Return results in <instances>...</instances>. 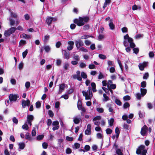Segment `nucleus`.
Here are the masks:
<instances>
[{
  "label": "nucleus",
  "instance_id": "f257e3e1",
  "mask_svg": "<svg viewBox=\"0 0 155 155\" xmlns=\"http://www.w3.org/2000/svg\"><path fill=\"white\" fill-rule=\"evenodd\" d=\"M124 45L125 47H127L125 49L126 50L127 52H130L131 51L130 48H134L135 46L134 40L132 38L129 37L128 34L124 36Z\"/></svg>",
  "mask_w": 155,
  "mask_h": 155
},
{
  "label": "nucleus",
  "instance_id": "f03ea898",
  "mask_svg": "<svg viewBox=\"0 0 155 155\" xmlns=\"http://www.w3.org/2000/svg\"><path fill=\"white\" fill-rule=\"evenodd\" d=\"M89 19V17L87 16L79 17L78 19H75L73 22L78 26H81L84 25L85 23L87 22Z\"/></svg>",
  "mask_w": 155,
  "mask_h": 155
},
{
  "label": "nucleus",
  "instance_id": "7ed1b4c3",
  "mask_svg": "<svg viewBox=\"0 0 155 155\" xmlns=\"http://www.w3.org/2000/svg\"><path fill=\"white\" fill-rule=\"evenodd\" d=\"M145 147L144 145H141L137 149L136 153L137 154L140 155H146L147 153V150L145 149Z\"/></svg>",
  "mask_w": 155,
  "mask_h": 155
},
{
  "label": "nucleus",
  "instance_id": "20e7f679",
  "mask_svg": "<svg viewBox=\"0 0 155 155\" xmlns=\"http://www.w3.org/2000/svg\"><path fill=\"white\" fill-rule=\"evenodd\" d=\"M82 93L83 96L85 97V99L86 100L91 99L93 96L91 90V92L89 90H87V92L83 91Z\"/></svg>",
  "mask_w": 155,
  "mask_h": 155
},
{
  "label": "nucleus",
  "instance_id": "39448f33",
  "mask_svg": "<svg viewBox=\"0 0 155 155\" xmlns=\"http://www.w3.org/2000/svg\"><path fill=\"white\" fill-rule=\"evenodd\" d=\"M19 97L18 94H11L9 95V98L11 102H15Z\"/></svg>",
  "mask_w": 155,
  "mask_h": 155
},
{
  "label": "nucleus",
  "instance_id": "423d86ee",
  "mask_svg": "<svg viewBox=\"0 0 155 155\" xmlns=\"http://www.w3.org/2000/svg\"><path fill=\"white\" fill-rule=\"evenodd\" d=\"M81 72L79 71H76V74H74L72 76L73 79H77L78 81H82V78L80 76Z\"/></svg>",
  "mask_w": 155,
  "mask_h": 155
},
{
  "label": "nucleus",
  "instance_id": "0eeeda50",
  "mask_svg": "<svg viewBox=\"0 0 155 155\" xmlns=\"http://www.w3.org/2000/svg\"><path fill=\"white\" fill-rule=\"evenodd\" d=\"M75 42L77 49H79L81 47H83L84 45V43L83 41L80 39L78 40H75Z\"/></svg>",
  "mask_w": 155,
  "mask_h": 155
},
{
  "label": "nucleus",
  "instance_id": "6e6552de",
  "mask_svg": "<svg viewBox=\"0 0 155 155\" xmlns=\"http://www.w3.org/2000/svg\"><path fill=\"white\" fill-rule=\"evenodd\" d=\"M57 20V18H53L51 17H48L46 20V22L48 25H50L52 21H54Z\"/></svg>",
  "mask_w": 155,
  "mask_h": 155
},
{
  "label": "nucleus",
  "instance_id": "1a4fd4ad",
  "mask_svg": "<svg viewBox=\"0 0 155 155\" xmlns=\"http://www.w3.org/2000/svg\"><path fill=\"white\" fill-rule=\"evenodd\" d=\"M34 117L32 115H28L27 117L26 123H28L30 126L31 125V122L34 119Z\"/></svg>",
  "mask_w": 155,
  "mask_h": 155
},
{
  "label": "nucleus",
  "instance_id": "9d476101",
  "mask_svg": "<svg viewBox=\"0 0 155 155\" xmlns=\"http://www.w3.org/2000/svg\"><path fill=\"white\" fill-rule=\"evenodd\" d=\"M148 127L146 125H144L141 128L140 134L143 136H145L147 133Z\"/></svg>",
  "mask_w": 155,
  "mask_h": 155
},
{
  "label": "nucleus",
  "instance_id": "9b49d317",
  "mask_svg": "<svg viewBox=\"0 0 155 155\" xmlns=\"http://www.w3.org/2000/svg\"><path fill=\"white\" fill-rule=\"evenodd\" d=\"M30 101L28 99L26 101L23 100L22 101V105L23 107L25 108L26 106H29L30 104Z\"/></svg>",
  "mask_w": 155,
  "mask_h": 155
},
{
  "label": "nucleus",
  "instance_id": "f8f14e48",
  "mask_svg": "<svg viewBox=\"0 0 155 155\" xmlns=\"http://www.w3.org/2000/svg\"><path fill=\"white\" fill-rule=\"evenodd\" d=\"M65 87V84L64 83L59 85V91L58 92V94H61L64 90Z\"/></svg>",
  "mask_w": 155,
  "mask_h": 155
},
{
  "label": "nucleus",
  "instance_id": "ddd939ff",
  "mask_svg": "<svg viewBox=\"0 0 155 155\" xmlns=\"http://www.w3.org/2000/svg\"><path fill=\"white\" fill-rule=\"evenodd\" d=\"M68 44L69 45L67 47V49L69 51H71L73 48V46L74 44V42L71 41H69L68 42Z\"/></svg>",
  "mask_w": 155,
  "mask_h": 155
},
{
  "label": "nucleus",
  "instance_id": "4468645a",
  "mask_svg": "<svg viewBox=\"0 0 155 155\" xmlns=\"http://www.w3.org/2000/svg\"><path fill=\"white\" fill-rule=\"evenodd\" d=\"M147 64V62H143L142 64H140L139 65V67L141 71H143L144 69V68L146 67Z\"/></svg>",
  "mask_w": 155,
  "mask_h": 155
},
{
  "label": "nucleus",
  "instance_id": "2eb2a0df",
  "mask_svg": "<svg viewBox=\"0 0 155 155\" xmlns=\"http://www.w3.org/2000/svg\"><path fill=\"white\" fill-rule=\"evenodd\" d=\"M62 52L66 59H68L69 58L70 54L69 52H67L65 50H63Z\"/></svg>",
  "mask_w": 155,
  "mask_h": 155
},
{
  "label": "nucleus",
  "instance_id": "dca6fc26",
  "mask_svg": "<svg viewBox=\"0 0 155 155\" xmlns=\"http://www.w3.org/2000/svg\"><path fill=\"white\" fill-rule=\"evenodd\" d=\"M140 91L141 92V94L142 97H143L145 95L147 92V90L146 89L141 88L140 89Z\"/></svg>",
  "mask_w": 155,
  "mask_h": 155
},
{
  "label": "nucleus",
  "instance_id": "f3484780",
  "mask_svg": "<svg viewBox=\"0 0 155 155\" xmlns=\"http://www.w3.org/2000/svg\"><path fill=\"white\" fill-rule=\"evenodd\" d=\"M25 139L27 140H28L29 141H31L32 140V138L28 133H26L25 135Z\"/></svg>",
  "mask_w": 155,
  "mask_h": 155
},
{
  "label": "nucleus",
  "instance_id": "a211bd4d",
  "mask_svg": "<svg viewBox=\"0 0 155 155\" xmlns=\"http://www.w3.org/2000/svg\"><path fill=\"white\" fill-rule=\"evenodd\" d=\"M110 2L111 0H105V2L103 6V8L104 9H105V8L107 6V5H109L110 4Z\"/></svg>",
  "mask_w": 155,
  "mask_h": 155
},
{
  "label": "nucleus",
  "instance_id": "6ab92c4d",
  "mask_svg": "<svg viewBox=\"0 0 155 155\" xmlns=\"http://www.w3.org/2000/svg\"><path fill=\"white\" fill-rule=\"evenodd\" d=\"M115 131L116 134V137L117 139L120 132V131L118 127H116L115 130Z\"/></svg>",
  "mask_w": 155,
  "mask_h": 155
},
{
  "label": "nucleus",
  "instance_id": "aec40b11",
  "mask_svg": "<svg viewBox=\"0 0 155 155\" xmlns=\"http://www.w3.org/2000/svg\"><path fill=\"white\" fill-rule=\"evenodd\" d=\"M110 21L111 22L109 24L110 28L111 30H114L115 29V25L114 24L113 22L111 21V20H110Z\"/></svg>",
  "mask_w": 155,
  "mask_h": 155
},
{
  "label": "nucleus",
  "instance_id": "412c9836",
  "mask_svg": "<svg viewBox=\"0 0 155 155\" xmlns=\"http://www.w3.org/2000/svg\"><path fill=\"white\" fill-rule=\"evenodd\" d=\"M21 37L27 39H29L31 38V36L30 35H27L25 33H23L21 35Z\"/></svg>",
  "mask_w": 155,
  "mask_h": 155
},
{
  "label": "nucleus",
  "instance_id": "4be33fe9",
  "mask_svg": "<svg viewBox=\"0 0 155 155\" xmlns=\"http://www.w3.org/2000/svg\"><path fill=\"white\" fill-rule=\"evenodd\" d=\"M116 153L118 155H123V154L121 150L120 149H116Z\"/></svg>",
  "mask_w": 155,
  "mask_h": 155
},
{
  "label": "nucleus",
  "instance_id": "5701e85b",
  "mask_svg": "<svg viewBox=\"0 0 155 155\" xmlns=\"http://www.w3.org/2000/svg\"><path fill=\"white\" fill-rule=\"evenodd\" d=\"M20 149L22 150L24 149L25 147V144L24 143H19L18 144Z\"/></svg>",
  "mask_w": 155,
  "mask_h": 155
},
{
  "label": "nucleus",
  "instance_id": "b1692460",
  "mask_svg": "<svg viewBox=\"0 0 155 155\" xmlns=\"http://www.w3.org/2000/svg\"><path fill=\"white\" fill-rule=\"evenodd\" d=\"M64 141V140L62 139H60L58 140V147H61L62 146V144Z\"/></svg>",
  "mask_w": 155,
  "mask_h": 155
},
{
  "label": "nucleus",
  "instance_id": "393cba45",
  "mask_svg": "<svg viewBox=\"0 0 155 155\" xmlns=\"http://www.w3.org/2000/svg\"><path fill=\"white\" fill-rule=\"evenodd\" d=\"M82 78L84 79H87V75L86 73L84 71H82L81 73V76Z\"/></svg>",
  "mask_w": 155,
  "mask_h": 155
},
{
  "label": "nucleus",
  "instance_id": "a878e982",
  "mask_svg": "<svg viewBox=\"0 0 155 155\" xmlns=\"http://www.w3.org/2000/svg\"><path fill=\"white\" fill-rule=\"evenodd\" d=\"M80 57L78 55L74 54L73 56L74 60L79 61L80 60Z\"/></svg>",
  "mask_w": 155,
  "mask_h": 155
},
{
  "label": "nucleus",
  "instance_id": "bb28decb",
  "mask_svg": "<svg viewBox=\"0 0 155 155\" xmlns=\"http://www.w3.org/2000/svg\"><path fill=\"white\" fill-rule=\"evenodd\" d=\"M104 78V74L101 71L99 72V74L98 76V79H101Z\"/></svg>",
  "mask_w": 155,
  "mask_h": 155
},
{
  "label": "nucleus",
  "instance_id": "cd10ccee",
  "mask_svg": "<svg viewBox=\"0 0 155 155\" xmlns=\"http://www.w3.org/2000/svg\"><path fill=\"white\" fill-rule=\"evenodd\" d=\"M80 147V144L79 143H76L73 146V148L74 149H77L79 148Z\"/></svg>",
  "mask_w": 155,
  "mask_h": 155
},
{
  "label": "nucleus",
  "instance_id": "c85d7f7f",
  "mask_svg": "<svg viewBox=\"0 0 155 155\" xmlns=\"http://www.w3.org/2000/svg\"><path fill=\"white\" fill-rule=\"evenodd\" d=\"M104 98L103 99V101H107L109 100V97H108L106 94H103Z\"/></svg>",
  "mask_w": 155,
  "mask_h": 155
},
{
  "label": "nucleus",
  "instance_id": "c756f323",
  "mask_svg": "<svg viewBox=\"0 0 155 155\" xmlns=\"http://www.w3.org/2000/svg\"><path fill=\"white\" fill-rule=\"evenodd\" d=\"M10 15L12 17L14 18H17V15L16 13H13L12 11H10Z\"/></svg>",
  "mask_w": 155,
  "mask_h": 155
},
{
  "label": "nucleus",
  "instance_id": "7c9ffc66",
  "mask_svg": "<svg viewBox=\"0 0 155 155\" xmlns=\"http://www.w3.org/2000/svg\"><path fill=\"white\" fill-rule=\"evenodd\" d=\"M11 34L9 30L5 31L4 33V35L6 37H8Z\"/></svg>",
  "mask_w": 155,
  "mask_h": 155
},
{
  "label": "nucleus",
  "instance_id": "2f4dec72",
  "mask_svg": "<svg viewBox=\"0 0 155 155\" xmlns=\"http://www.w3.org/2000/svg\"><path fill=\"white\" fill-rule=\"evenodd\" d=\"M79 50L82 52H88V50L87 49L84 47H81L79 48Z\"/></svg>",
  "mask_w": 155,
  "mask_h": 155
},
{
  "label": "nucleus",
  "instance_id": "473e14b6",
  "mask_svg": "<svg viewBox=\"0 0 155 155\" xmlns=\"http://www.w3.org/2000/svg\"><path fill=\"white\" fill-rule=\"evenodd\" d=\"M114 122V120L113 118H111L109 120V124L110 126H112L113 125V123Z\"/></svg>",
  "mask_w": 155,
  "mask_h": 155
},
{
  "label": "nucleus",
  "instance_id": "72a5a7b5",
  "mask_svg": "<svg viewBox=\"0 0 155 155\" xmlns=\"http://www.w3.org/2000/svg\"><path fill=\"white\" fill-rule=\"evenodd\" d=\"M16 30V28L14 27H11L9 29V31L12 34L14 33Z\"/></svg>",
  "mask_w": 155,
  "mask_h": 155
},
{
  "label": "nucleus",
  "instance_id": "f704fd0d",
  "mask_svg": "<svg viewBox=\"0 0 155 155\" xmlns=\"http://www.w3.org/2000/svg\"><path fill=\"white\" fill-rule=\"evenodd\" d=\"M135 96L138 100H140L141 98L142 95L141 94L137 93L136 94Z\"/></svg>",
  "mask_w": 155,
  "mask_h": 155
},
{
  "label": "nucleus",
  "instance_id": "c9c22d12",
  "mask_svg": "<svg viewBox=\"0 0 155 155\" xmlns=\"http://www.w3.org/2000/svg\"><path fill=\"white\" fill-rule=\"evenodd\" d=\"M147 83L145 81H143L141 82V87L143 88L145 87L146 86Z\"/></svg>",
  "mask_w": 155,
  "mask_h": 155
},
{
  "label": "nucleus",
  "instance_id": "e433bc0d",
  "mask_svg": "<svg viewBox=\"0 0 155 155\" xmlns=\"http://www.w3.org/2000/svg\"><path fill=\"white\" fill-rule=\"evenodd\" d=\"M10 21V24L11 26H13L15 24V21L11 18L9 19Z\"/></svg>",
  "mask_w": 155,
  "mask_h": 155
},
{
  "label": "nucleus",
  "instance_id": "4c0bfd02",
  "mask_svg": "<svg viewBox=\"0 0 155 155\" xmlns=\"http://www.w3.org/2000/svg\"><path fill=\"white\" fill-rule=\"evenodd\" d=\"M149 75L148 73L147 72L144 74L143 76V79H147L149 77Z\"/></svg>",
  "mask_w": 155,
  "mask_h": 155
},
{
  "label": "nucleus",
  "instance_id": "58836bf2",
  "mask_svg": "<svg viewBox=\"0 0 155 155\" xmlns=\"http://www.w3.org/2000/svg\"><path fill=\"white\" fill-rule=\"evenodd\" d=\"M97 137L98 139H103V135L100 133H98L97 134Z\"/></svg>",
  "mask_w": 155,
  "mask_h": 155
},
{
  "label": "nucleus",
  "instance_id": "ea45409f",
  "mask_svg": "<svg viewBox=\"0 0 155 155\" xmlns=\"http://www.w3.org/2000/svg\"><path fill=\"white\" fill-rule=\"evenodd\" d=\"M99 57L101 59H105L106 58V57L104 54H99L98 55Z\"/></svg>",
  "mask_w": 155,
  "mask_h": 155
},
{
  "label": "nucleus",
  "instance_id": "a19ab883",
  "mask_svg": "<svg viewBox=\"0 0 155 155\" xmlns=\"http://www.w3.org/2000/svg\"><path fill=\"white\" fill-rule=\"evenodd\" d=\"M130 106V104L126 102L123 105V107L124 109H126L128 107H129Z\"/></svg>",
  "mask_w": 155,
  "mask_h": 155
},
{
  "label": "nucleus",
  "instance_id": "79ce46f5",
  "mask_svg": "<svg viewBox=\"0 0 155 155\" xmlns=\"http://www.w3.org/2000/svg\"><path fill=\"white\" fill-rule=\"evenodd\" d=\"M26 123H26L22 126V128L23 129H25L26 130H28L29 127Z\"/></svg>",
  "mask_w": 155,
  "mask_h": 155
},
{
  "label": "nucleus",
  "instance_id": "37998d69",
  "mask_svg": "<svg viewBox=\"0 0 155 155\" xmlns=\"http://www.w3.org/2000/svg\"><path fill=\"white\" fill-rule=\"evenodd\" d=\"M44 137V136L43 135H38L37 137V139L38 140H42Z\"/></svg>",
  "mask_w": 155,
  "mask_h": 155
},
{
  "label": "nucleus",
  "instance_id": "c03bdc74",
  "mask_svg": "<svg viewBox=\"0 0 155 155\" xmlns=\"http://www.w3.org/2000/svg\"><path fill=\"white\" fill-rule=\"evenodd\" d=\"M133 48V50L134 51L133 53H135L136 54H137L139 51V49L137 48Z\"/></svg>",
  "mask_w": 155,
  "mask_h": 155
},
{
  "label": "nucleus",
  "instance_id": "a18cd8bd",
  "mask_svg": "<svg viewBox=\"0 0 155 155\" xmlns=\"http://www.w3.org/2000/svg\"><path fill=\"white\" fill-rule=\"evenodd\" d=\"M74 122L75 124H78L80 122V119L77 117H75L74 119Z\"/></svg>",
  "mask_w": 155,
  "mask_h": 155
},
{
  "label": "nucleus",
  "instance_id": "49530a36",
  "mask_svg": "<svg viewBox=\"0 0 155 155\" xmlns=\"http://www.w3.org/2000/svg\"><path fill=\"white\" fill-rule=\"evenodd\" d=\"M49 35H46L45 36L44 39V41L45 42H47V41L49 39Z\"/></svg>",
  "mask_w": 155,
  "mask_h": 155
},
{
  "label": "nucleus",
  "instance_id": "de8ad7c7",
  "mask_svg": "<svg viewBox=\"0 0 155 155\" xmlns=\"http://www.w3.org/2000/svg\"><path fill=\"white\" fill-rule=\"evenodd\" d=\"M115 102L117 105L119 106H121L122 104V103L118 99L115 100Z\"/></svg>",
  "mask_w": 155,
  "mask_h": 155
},
{
  "label": "nucleus",
  "instance_id": "09e8293b",
  "mask_svg": "<svg viewBox=\"0 0 155 155\" xmlns=\"http://www.w3.org/2000/svg\"><path fill=\"white\" fill-rule=\"evenodd\" d=\"M121 30L123 33H127L128 32V29L126 27H124L121 29Z\"/></svg>",
  "mask_w": 155,
  "mask_h": 155
},
{
  "label": "nucleus",
  "instance_id": "8fccbe9b",
  "mask_svg": "<svg viewBox=\"0 0 155 155\" xmlns=\"http://www.w3.org/2000/svg\"><path fill=\"white\" fill-rule=\"evenodd\" d=\"M42 147L44 149H47L48 146V144L47 143L44 142L42 143Z\"/></svg>",
  "mask_w": 155,
  "mask_h": 155
},
{
  "label": "nucleus",
  "instance_id": "3c124183",
  "mask_svg": "<svg viewBox=\"0 0 155 155\" xmlns=\"http://www.w3.org/2000/svg\"><path fill=\"white\" fill-rule=\"evenodd\" d=\"M101 119V117L100 116H97L96 117H94L93 119V120L94 121L99 120Z\"/></svg>",
  "mask_w": 155,
  "mask_h": 155
},
{
  "label": "nucleus",
  "instance_id": "603ef678",
  "mask_svg": "<svg viewBox=\"0 0 155 155\" xmlns=\"http://www.w3.org/2000/svg\"><path fill=\"white\" fill-rule=\"evenodd\" d=\"M107 64L109 66H113L114 67V65L113 62L111 61L108 60L107 61Z\"/></svg>",
  "mask_w": 155,
  "mask_h": 155
},
{
  "label": "nucleus",
  "instance_id": "864d4df0",
  "mask_svg": "<svg viewBox=\"0 0 155 155\" xmlns=\"http://www.w3.org/2000/svg\"><path fill=\"white\" fill-rule=\"evenodd\" d=\"M69 67V64L68 63H65L64 66V68L65 70H67Z\"/></svg>",
  "mask_w": 155,
  "mask_h": 155
},
{
  "label": "nucleus",
  "instance_id": "5fc2aeb1",
  "mask_svg": "<svg viewBox=\"0 0 155 155\" xmlns=\"http://www.w3.org/2000/svg\"><path fill=\"white\" fill-rule=\"evenodd\" d=\"M28 53V50H26L25 51L22 53V56L23 58H24L26 56Z\"/></svg>",
  "mask_w": 155,
  "mask_h": 155
},
{
  "label": "nucleus",
  "instance_id": "6e6d98bb",
  "mask_svg": "<svg viewBox=\"0 0 155 155\" xmlns=\"http://www.w3.org/2000/svg\"><path fill=\"white\" fill-rule=\"evenodd\" d=\"M97 110L99 113H102L103 112L104 110L102 108H97Z\"/></svg>",
  "mask_w": 155,
  "mask_h": 155
},
{
  "label": "nucleus",
  "instance_id": "4d7b16f0",
  "mask_svg": "<svg viewBox=\"0 0 155 155\" xmlns=\"http://www.w3.org/2000/svg\"><path fill=\"white\" fill-rule=\"evenodd\" d=\"M30 86V83L29 82H27L25 84V86L26 89H28Z\"/></svg>",
  "mask_w": 155,
  "mask_h": 155
},
{
  "label": "nucleus",
  "instance_id": "13d9d810",
  "mask_svg": "<svg viewBox=\"0 0 155 155\" xmlns=\"http://www.w3.org/2000/svg\"><path fill=\"white\" fill-rule=\"evenodd\" d=\"M110 89H116V86L115 84H110Z\"/></svg>",
  "mask_w": 155,
  "mask_h": 155
},
{
  "label": "nucleus",
  "instance_id": "bf43d9fd",
  "mask_svg": "<svg viewBox=\"0 0 155 155\" xmlns=\"http://www.w3.org/2000/svg\"><path fill=\"white\" fill-rule=\"evenodd\" d=\"M61 98H64L65 99H68L69 98L68 94H65L62 95Z\"/></svg>",
  "mask_w": 155,
  "mask_h": 155
},
{
  "label": "nucleus",
  "instance_id": "052dcab7",
  "mask_svg": "<svg viewBox=\"0 0 155 155\" xmlns=\"http://www.w3.org/2000/svg\"><path fill=\"white\" fill-rule=\"evenodd\" d=\"M44 49L45 51L47 52H48L50 50V48L48 46H45Z\"/></svg>",
  "mask_w": 155,
  "mask_h": 155
},
{
  "label": "nucleus",
  "instance_id": "680f3d73",
  "mask_svg": "<svg viewBox=\"0 0 155 155\" xmlns=\"http://www.w3.org/2000/svg\"><path fill=\"white\" fill-rule=\"evenodd\" d=\"M130 97L129 96L127 95L124 97L123 99L125 101H128L130 99Z\"/></svg>",
  "mask_w": 155,
  "mask_h": 155
},
{
  "label": "nucleus",
  "instance_id": "e2e57ef3",
  "mask_svg": "<svg viewBox=\"0 0 155 155\" xmlns=\"http://www.w3.org/2000/svg\"><path fill=\"white\" fill-rule=\"evenodd\" d=\"M106 131V133L107 134H111L112 132V130L110 128L107 129Z\"/></svg>",
  "mask_w": 155,
  "mask_h": 155
},
{
  "label": "nucleus",
  "instance_id": "0e129e2a",
  "mask_svg": "<svg viewBox=\"0 0 155 155\" xmlns=\"http://www.w3.org/2000/svg\"><path fill=\"white\" fill-rule=\"evenodd\" d=\"M86 64L84 63L81 62L80 64V67L81 68H84L86 66Z\"/></svg>",
  "mask_w": 155,
  "mask_h": 155
},
{
  "label": "nucleus",
  "instance_id": "69168bd1",
  "mask_svg": "<svg viewBox=\"0 0 155 155\" xmlns=\"http://www.w3.org/2000/svg\"><path fill=\"white\" fill-rule=\"evenodd\" d=\"M114 67H111L110 68V71L111 73H113L115 72V69L114 68Z\"/></svg>",
  "mask_w": 155,
  "mask_h": 155
},
{
  "label": "nucleus",
  "instance_id": "338daca9",
  "mask_svg": "<svg viewBox=\"0 0 155 155\" xmlns=\"http://www.w3.org/2000/svg\"><path fill=\"white\" fill-rule=\"evenodd\" d=\"M78 61L74 60L71 61V64L73 65H76L78 64Z\"/></svg>",
  "mask_w": 155,
  "mask_h": 155
},
{
  "label": "nucleus",
  "instance_id": "774afa93",
  "mask_svg": "<svg viewBox=\"0 0 155 155\" xmlns=\"http://www.w3.org/2000/svg\"><path fill=\"white\" fill-rule=\"evenodd\" d=\"M149 55L150 58H152L154 57V54L153 51H150L149 53Z\"/></svg>",
  "mask_w": 155,
  "mask_h": 155
}]
</instances>
